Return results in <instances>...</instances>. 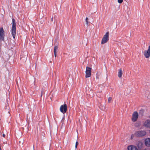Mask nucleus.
<instances>
[{"label":"nucleus","instance_id":"4","mask_svg":"<svg viewBox=\"0 0 150 150\" xmlns=\"http://www.w3.org/2000/svg\"><path fill=\"white\" fill-rule=\"evenodd\" d=\"M91 68L89 67H86V71L85 77L86 78L89 77L91 76Z\"/></svg>","mask_w":150,"mask_h":150},{"label":"nucleus","instance_id":"13","mask_svg":"<svg viewBox=\"0 0 150 150\" xmlns=\"http://www.w3.org/2000/svg\"><path fill=\"white\" fill-rule=\"evenodd\" d=\"M123 74L122 71L121 69H120L119 70V71L118 72V76L120 78H122V76Z\"/></svg>","mask_w":150,"mask_h":150},{"label":"nucleus","instance_id":"1","mask_svg":"<svg viewBox=\"0 0 150 150\" xmlns=\"http://www.w3.org/2000/svg\"><path fill=\"white\" fill-rule=\"evenodd\" d=\"M12 28L11 29V33L12 35L13 38L15 39L16 34V21L14 18H12Z\"/></svg>","mask_w":150,"mask_h":150},{"label":"nucleus","instance_id":"2","mask_svg":"<svg viewBox=\"0 0 150 150\" xmlns=\"http://www.w3.org/2000/svg\"><path fill=\"white\" fill-rule=\"evenodd\" d=\"M146 134V132L144 130H139L136 131L134 135L137 137H142L145 136Z\"/></svg>","mask_w":150,"mask_h":150},{"label":"nucleus","instance_id":"9","mask_svg":"<svg viewBox=\"0 0 150 150\" xmlns=\"http://www.w3.org/2000/svg\"><path fill=\"white\" fill-rule=\"evenodd\" d=\"M144 125L146 127L150 128V120H147L144 123Z\"/></svg>","mask_w":150,"mask_h":150},{"label":"nucleus","instance_id":"19","mask_svg":"<svg viewBox=\"0 0 150 150\" xmlns=\"http://www.w3.org/2000/svg\"><path fill=\"white\" fill-rule=\"evenodd\" d=\"M43 91H44V90H42L41 91V97H42V94L43 93Z\"/></svg>","mask_w":150,"mask_h":150},{"label":"nucleus","instance_id":"22","mask_svg":"<svg viewBox=\"0 0 150 150\" xmlns=\"http://www.w3.org/2000/svg\"><path fill=\"white\" fill-rule=\"evenodd\" d=\"M53 17H52L51 18V21H53Z\"/></svg>","mask_w":150,"mask_h":150},{"label":"nucleus","instance_id":"21","mask_svg":"<svg viewBox=\"0 0 150 150\" xmlns=\"http://www.w3.org/2000/svg\"><path fill=\"white\" fill-rule=\"evenodd\" d=\"M2 135L5 138L6 135L4 134H3Z\"/></svg>","mask_w":150,"mask_h":150},{"label":"nucleus","instance_id":"23","mask_svg":"<svg viewBox=\"0 0 150 150\" xmlns=\"http://www.w3.org/2000/svg\"><path fill=\"white\" fill-rule=\"evenodd\" d=\"M1 41L0 40V49H1Z\"/></svg>","mask_w":150,"mask_h":150},{"label":"nucleus","instance_id":"6","mask_svg":"<svg viewBox=\"0 0 150 150\" xmlns=\"http://www.w3.org/2000/svg\"><path fill=\"white\" fill-rule=\"evenodd\" d=\"M67 110V106L66 104L64 103V105H62L60 108V111L62 113L64 114L66 112Z\"/></svg>","mask_w":150,"mask_h":150},{"label":"nucleus","instance_id":"12","mask_svg":"<svg viewBox=\"0 0 150 150\" xmlns=\"http://www.w3.org/2000/svg\"><path fill=\"white\" fill-rule=\"evenodd\" d=\"M128 150H138L137 147L134 146H130L128 147Z\"/></svg>","mask_w":150,"mask_h":150},{"label":"nucleus","instance_id":"20","mask_svg":"<svg viewBox=\"0 0 150 150\" xmlns=\"http://www.w3.org/2000/svg\"><path fill=\"white\" fill-rule=\"evenodd\" d=\"M134 135L133 134H132L131 136V139H133V138L134 137Z\"/></svg>","mask_w":150,"mask_h":150},{"label":"nucleus","instance_id":"17","mask_svg":"<svg viewBox=\"0 0 150 150\" xmlns=\"http://www.w3.org/2000/svg\"><path fill=\"white\" fill-rule=\"evenodd\" d=\"M79 144V142H78L77 141L76 143V144H75V148L76 149L77 148V146Z\"/></svg>","mask_w":150,"mask_h":150},{"label":"nucleus","instance_id":"14","mask_svg":"<svg viewBox=\"0 0 150 150\" xmlns=\"http://www.w3.org/2000/svg\"><path fill=\"white\" fill-rule=\"evenodd\" d=\"M58 49V46H55L54 49V55L55 57H57V50Z\"/></svg>","mask_w":150,"mask_h":150},{"label":"nucleus","instance_id":"16","mask_svg":"<svg viewBox=\"0 0 150 150\" xmlns=\"http://www.w3.org/2000/svg\"><path fill=\"white\" fill-rule=\"evenodd\" d=\"M88 18L86 17V24L87 25H88Z\"/></svg>","mask_w":150,"mask_h":150},{"label":"nucleus","instance_id":"3","mask_svg":"<svg viewBox=\"0 0 150 150\" xmlns=\"http://www.w3.org/2000/svg\"><path fill=\"white\" fill-rule=\"evenodd\" d=\"M109 32H107L103 36L101 41V43L102 44L107 42L109 40Z\"/></svg>","mask_w":150,"mask_h":150},{"label":"nucleus","instance_id":"15","mask_svg":"<svg viewBox=\"0 0 150 150\" xmlns=\"http://www.w3.org/2000/svg\"><path fill=\"white\" fill-rule=\"evenodd\" d=\"M112 100V98L111 97H109L108 100V101L109 103H110Z\"/></svg>","mask_w":150,"mask_h":150},{"label":"nucleus","instance_id":"8","mask_svg":"<svg viewBox=\"0 0 150 150\" xmlns=\"http://www.w3.org/2000/svg\"><path fill=\"white\" fill-rule=\"evenodd\" d=\"M144 55L145 57L146 58H149L150 57V45L149 46L148 49L146 50L144 52Z\"/></svg>","mask_w":150,"mask_h":150},{"label":"nucleus","instance_id":"7","mask_svg":"<svg viewBox=\"0 0 150 150\" xmlns=\"http://www.w3.org/2000/svg\"><path fill=\"white\" fill-rule=\"evenodd\" d=\"M138 117V112H134L132 115V120L133 122H135L137 121Z\"/></svg>","mask_w":150,"mask_h":150},{"label":"nucleus","instance_id":"18","mask_svg":"<svg viewBox=\"0 0 150 150\" xmlns=\"http://www.w3.org/2000/svg\"><path fill=\"white\" fill-rule=\"evenodd\" d=\"M123 0H118V2L119 3L121 4L122 3Z\"/></svg>","mask_w":150,"mask_h":150},{"label":"nucleus","instance_id":"10","mask_svg":"<svg viewBox=\"0 0 150 150\" xmlns=\"http://www.w3.org/2000/svg\"><path fill=\"white\" fill-rule=\"evenodd\" d=\"M98 106L100 109L102 110H104L105 109V104L100 103L99 104Z\"/></svg>","mask_w":150,"mask_h":150},{"label":"nucleus","instance_id":"5","mask_svg":"<svg viewBox=\"0 0 150 150\" xmlns=\"http://www.w3.org/2000/svg\"><path fill=\"white\" fill-rule=\"evenodd\" d=\"M5 32L2 27L0 28V40L4 41Z\"/></svg>","mask_w":150,"mask_h":150},{"label":"nucleus","instance_id":"24","mask_svg":"<svg viewBox=\"0 0 150 150\" xmlns=\"http://www.w3.org/2000/svg\"><path fill=\"white\" fill-rule=\"evenodd\" d=\"M20 59H21V57L20 58Z\"/></svg>","mask_w":150,"mask_h":150},{"label":"nucleus","instance_id":"11","mask_svg":"<svg viewBox=\"0 0 150 150\" xmlns=\"http://www.w3.org/2000/svg\"><path fill=\"white\" fill-rule=\"evenodd\" d=\"M145 144L147 146H150V138H147L145 139Z\"/></svg>","mask_w":150,"mask_h":150}]
</instances>
